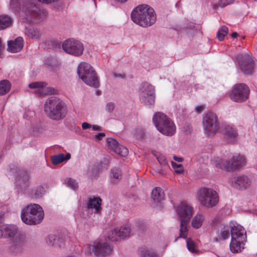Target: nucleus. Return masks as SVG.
<instances>
[{"mask_svg": "<svg viewBox=\"0 0 257 257\" xmlns=\"http://www.w3.org/2000/svg\"><path fill=\"white\" fill-rule=\"evenodd\" d=\"M29 175L25 171H21L17 178L16 183L17 187L24 191L29 197L33 199H39L43 196L46 192L44 187L41 185L35 188H28L30 185Z\"/></svg>", "mask_w": 257, "mask_h": 257, "instance_id": "39448f33", "label": "nucleus"}, {"mask_svg": "<svg viewBox=\"0 0 257 257\" xmlns=\"http://www.w3.org/2000/svg\"><path fill=\"white\" fill-rule=\"evenodd\" d=\"M230 235L231 238L246 240V231L244 228L236 222L230 223Z\"/></svg>", "mask_w": 257, "mask_h": 257, "instance_id": "b1692460", "label": "nucleus"}, {"mask_svg": "<svg viewBox=\"0 0 257 257\" xmlns=\"http://www.w3.org/2000/svg\"><path fill=\"white\" fill-rule=\"evenodd\" d=\"M205 108V107L202 105H197L195 107V110L197 113H200Z\"/></svg>", "mask_w": 257, "mask_h": 257, "instance_id": "8fccbe9b", "label": "nucleus"}, {"mask_svg": "<svg viewBox=\"0 0 257 257\" xmlns=\"http://www.w3.org/2000/svg\"><path fill=\"white\" fill-rule=\"evenodd\" d=\"M134 135L135 136L136 138L138 139H142L144 138V131L141 129L139 128L135 132Z\"/></svg>", "mask_w": 257, "mask_h": 257, "instance_id": "de8ad7c7", "label": "nucleus"}, {"mask_svg": "<svg viewBox=\"0 0 257 257\" xmlns=\"http://www.w3.org/2000/svg\"><path fill=\"white\" fill-rule=\"evenodd\" d=\"M228 33V28L225 26H222L218 30L217 37L219 41H222L224 39V37Z\"/></svg>", "mask_w": 257, "mask_h": 257, "instance_id": "58836bf2", "label": "nucleus"}, {"mask_svg": "<svg viewBox=\"0 0 257 257\" xmlns=\"http://www.w3.org/2000/svg\"><path fill=\"white\" fill-rule=\"evenodd\" d=\"M106 142L108 149L111 150L116 154L122 157H125L127 155L128 153L127 149L123 146L119 145L115 139L108 138Z\"/></svg>", "mask_w": 257, "mask_h": 257, "instance_id": "4be33fe9", "label": "nucleus"}, {"mask_svg": "<svg viewBox=\"0 0 257 257\" xmlns=\"http://www.w3.org/2000/svg\"><path fill=\"white\" fill-rule=\"evenodd\" d=\"M234 0H219V5L221 7H224L226 6L233 3Z\"/></svg>", "mask_w": 257, "mask_h": 257, "instance_id": "09e8293b", "label": "nucleus"}, {"mask_svg": "<svg viewBox=\"0 0 257 257\" xmlns=\"http://www.w3.org/2000/svg\"><path fill=\"white\" fill-rule=\"evenodd\" d=\"M24 39L21 37H18L14 40L8 42L7 50L11 53H17L21 51L24 47Z\"/></svg>", "mask_w": 257, "mask_h": 257, "instance_id": "a878e982", "label": "nucleus"}, {"mask_svg": "<svg viewBox=\"0 0 257 257\" xmlns=\"http://www.w3.org/2000/svg\"><path fill=\"white\" fill-rule=\"evenodd\" d=\"M58 0H47V4H51L52 2L57 1Z\"/></svg>", "mask_w": 257, "mask_h": 257, "instance_id": "13d9d810", "label": "nucleus"}, {"mask_svg": "<svg viewBox=\"0 0 257 257\" xmlns=\"http://www.w3.org/2000/svg\"><path fill=\"white\" fill-rule=\"evenodd\" d=\"M173 158L175 161L178 162H182L183 160V159L182 158L177 157L176 156H174Z\"/></svg>", "mask_w": 257, "mask_h": 257, "instance_id": "864d4df0", "label": "nucleus"}, {"mask_svg": "<svg viewBox=\"0 0 257 257\" xmlns=\"http://www.w3.org/2000/svg\"><path fill=\"white\" fill-rule=\"evenodd\" d=\"M113 75L114 77H120L121 78H123V75L120 74H115V73H114L113 74Z\"/></svg>", "mask_w": 257, "mask_h": 257, "instance_id": "4d7b16f0", "label": "nucleus"}, {"mask_svg": "<svg viewBox=\"0 0 257 257\" xmlns=\"http://www.w3.org/2000/svg\"><path fill=\"white\" fill-rule=\"evenodd\" d=\"M197 199L199 204L206 208H212L219 202L217 192L211 188L203 187L197 191Z\"/></svg>", "mask_w": 257, "mask_h": 257, "instance_id": "6e6552de", "label": "nucleus"}, {"mask_svg": "<svg viewBox=\"0 0 257 257\" xmlns=\"http://www.w3.org/2000/svg\"><path fill=\"white\" fill-rule=\"evenodd\" d=\"M112 251L110 245L106 242H95L93 245V252L94 255L105 256L110 255Z\"/></svg>", "mask_w": 257, "mask_h": 257, "instance_id": "aec40b11", "label": "nucleus"}, {"mask_svg": "<svg viewBox=\"0 0 257 257\" xmlns=\"http://www.w3.org/2000/svg\"><path fill=\"white\" fill-rule=\"evenodd\" d=\"M249 89L247 85L239 83L233 86L230 97L234 101L241 102L247 99Z\"/></svg>", "mask_w": 257, "mask_h": 257, "instance_id": "2eb2a0df", "label": "nucleus"}, {"mask_svg": "<svg viewBox=\"0 0 257 257\" xmlns=\"http://www.w3.org/2000/svg\"><path fill=\"white\" fill-rule=\"evenodd\" d=\"M202 125L204 133L208 136L221 132V124L217 116L213 112L209 111L203 116Z\"/></svg>", "mask_w": 257, "mask_h": 257, "instance_id": "9d476101", "label": "nucleus"}, {"mask_svg": "<svg viewBox=\"0 0 257 257\" xmlns=\"http://www.w3.org/2000/svg\"><path fill=\"white\" fill-rule=\"evenodd\" d=\"M110 181L113 183H117L121 178L120 170L117 168H114L111 170L110 174Z\"/></svg>", "mask_w": 257, "mask_h": 257, "instance_id": "473e14b6", "label": "nucleus"}, {"mask_svg": "<svg viewBox=\"0 0 257 257\" xmlns=\"http://www.w3.org/2000/svg\"><path fill=\"white\" fill-rule=\"evenodd\" d=\"M225 137L229 141L232 142L238 136V132L236 127L232 124H224L221 125V132Z\"/></svg>", "mask_w": 257, "mask_h": 257, "instance_id": "5701e85b", "label": "nucleus"}, {"mask_svg": "<svg viewBox=\"0 0 257 257\" xmlns=\"http://www.w3.org/2000/svg\"><path fill=\"white\" fill-rule=\"evenodd\" d=\"M189 220H180V228L179 230V237L184 239L188 238V233L189 230Z\"/></svg>", "mask_w": 257, "mask_h": 257, "instance_id": "c756f323", "label": "nucleus"}, {"mask_svg": "<svg viewBox=\"0 0 257 257\" xmlns=\"http://www.w3.org/2000/svg\"><path fill=\"white\" fill-rule=\"evenodd\" d=\"M176 211L180 220H189L194 213L193 208L185 202L180 203Z\"/></svg>", "mask_w": 257, "mask_h": 257, "instance_id": "a211bd4d", "label": "nucleus"}, {"mask_svg": "<svg viewBox=\"0 0 257 257\" xmlns=\"http://www.w3.org/2000/svg\"><path fill=\"white\" fill-rule=\"evenodd\" d=\"M11 88V84L7 80H3L0 81V95H4L8 93Z\"/></svg>", "mask_w": 257, "mask_h": 257, "instance_id": "e433bc0d", "label": "nucleus"}, {"mask_svg": "<svg viewBox=\"0 0 257 257\" xmlns=\"http://www.w3.org/2000/svg\"><path fill=\"white\" fill-rule=\"evenodd\" d=\"M66 257H76L75 255H68Z\"/></svg>", "mask_w": 257, "mask_h": 257, "instance_id": "bf43d9fd", "label": "nucleus"}, {"mask_svg": "<svg viewBox=\"0 0 257 257\" xmlns=\"http://www.w3.org/2000/svg\"><path fill=\"white\" fill-rule=\"evenodd\" d=\"M229 184L236 189H246L251 184V181L245 176L233 175L228 180Z\"/></svg>", "mask_w": 257, "mask_h": 257, "instance_id": "6ab92c4d", "label": "nucleus"}, {"mask_svg": "<svg viewBox=\"0 0 257 257\" xmlns=\"http://www.w3.org/2000/svg\"><path fill=\"white\" fill-rule=\"evenodd\" d=\"M204 220V215L201 214H197L192 220L191 226L195 229H199L202 225Z\"/></svg>", "mask_w": 257, "mask_h": 257, "instance_id": "2f4dec72", "label": "nucleus"}, {"mask_svg": "<svg viewBox=\"0 0 257 257\" xmlns=\"http://www.w3.org/2000/svg\"><path fill=\"white\" fill-rule=\"evenodd\" d=\"M104 136V134L102 133H98L95 136L96 140H100Z\"/></svg>", "mask_w": 257, "mask_h": 257, "instance_id": "603ef678", "label": "nucleus"}, {"mask_svg": "<svg viewBox=\"0 0 257 257\" xmlns=\"http://www.w3.org/2000/svg\"><path fill=\"white\" fill-rule=\"evenodd\" d=\"M44 111L50 118L60 120L65 117L67 109L62 100L57 97L51 96L45 103Z\"/></svg>", "mask_w": 257, "mask_h": 257, "instance_id": "7ed1b4c3", "label": "nucleus"}, {"mask_svg": "<svg viewBox=\"0 0 257 257\" xmlns=\"http://www.w3.org/2000/svg\"><path fill=\"white\" fill-rule=\"evenodd\" d=\"M26 244L24 236L22 234L9 240L8 251L13 255H19L23 252Z\"/></svg>", "mask_w": 257, "mask_h": 257, "instance_id": "4468645a", "label": "nucleus"}, {"mask_svg": "<svg viewBox=\"0 0 257 257\" xmlns=\"http://www.w3.org/2000/svg\"><path fill=\"white\" fill-rule=\"evenodd\" d=\"M92 251H93V246L91 244H86L83 248V251L85 255H89L91 254Z\"/></svg>", "mask_w": 257, "mask_h": 257, "instance_id": "c03bdc74", "label": "nucleus"}, {"mask_svg": "<svg viewBox=\"0 0 257 257\" xmlns=\"http://www.w3.org/2000/svg\"><path fill=\"white\" fill-rule=\"evenodd\" d=\"M141 255L142 257H157L155 251L146 248L141 251Z\"/></svg>", "mask_w": 257, "mask_h": 257, "instance_id": "ea45409f", "label": "nucleus"}, {"mask_svg": "<svg viewBox=\"0 0 257 257\" xmlns=\"http://www.w3.org/2000/svg\"><path fill=\"white\" fill-rule=\"evenodd\" d=\"M153 122L157 129L164 135L172 136L176 132L174 123L164 113L156 112L153 117Z\"/></svg>", "mask_w": 257, "mask_h": 257, "instance_id": "423d86ee", "label": "nucleus"}, {"mask_svg": "<svg viewBox=\"0 0 257 257\" xmlns=\"http://www.w3.org/2000/svg\"><path fill=\"white\" fill-rule=\"evenodd\" d=\"M211 162L217 168L230 171L236 170L243 166L245 164V159L240 155L229 159L217 157H215Z\"/></svg>", "mask_w": 257, "mask_h": 257, "instance_id": "0eeeda50", "label": "nucleus"}, {"mask_svg": "<svg viewBox=\"0 0 257 257\" xmlns=\"http://www.w3.org/2000/svg\"><path fill=\"white\" fill-rule=\"evenodd\" d=\"M44 216L43 208L37 204L27 205L22 209L21 213L22 221L28 225L39 224L43 219Z\"/></svg>", "mask_w": 257, "mask_h": 257, "instance_id": "20e7f679", "label": "nucleus"}, {"mask_svg": "<svg viewBox=\"0 0 257 257\" xmlns=\"http://www.w3.org/2000/svg\"><path fill=\"white\" fill-rule=\"evenodd\" d=\"M235 62H238L239 67L244 74H250L253 72L254 64L251 58L242 54H239L236 57Z\"/></svg>", "mask_w": 257, "mask_h": 257, "instance_id": "dca6fc26", "label": "nucleus"}, {"mask_svg": "<svg viewBox=\"0 0 257 257\" xmlns=\"http://www.w3.org/2000/svg\"><path fill=\"white\" fill-rule=\"evenodd\" d=\"M152 198L156 202H161L164 199V191L160 187H156L152 191Z\"/></svg>", "mask_w": 257, "mask_h": 257, "instance_id": "7c9ffc66", "label": "nucleus"}, {"mask_svg": "<svg viewBox=\"0 0 257 257\" xmlns=\"http://www.w3.org/2000/svg\"><path fill=\"white\" fill-rule=\"evenodd\" d=\"M12 23V18L8 15L0 16V30L10 27Z\"/></svg>", "mask_w": 257, "mask_h": 257, "instance_id": "c9c22d12", "label": "nucleus"}, {"mask_svg": "<svg viewBox=\"0 0 257 257\" xmlns=\"http://www.w3.org/2000/svg\"><path fill=\"white\" fill-rule=\"evenodd\" d=\"M22 234L18 226L13 224H4L0 225V238H9L10 240Z\"/></svg>", "mask_w": 257, "mask_h": 257, "instance_id": "f3484780", "label": "nucleus"}, {"mask_svg": "<svg viewBox=\"0 0 257 257\" xmlns=\"http://www.w3.org/2000/svg\"><path fill=\"white\" fill-rule=\"evenodd\" d=\"M101 199L97 196H91L88 198L85 207L87 209H93L95 214H100L101 211Z\"/></svg>", "mask_w": 257, "mask_h": 257, "instance_id": "393cba45", "label": "nucleus"}, {"mask_svg": "<svg viewBox=\"0 0 257 257\" xmlns=\"http://www.w3.org/2000/svg\"><path fill=\"white\" fill-rule=\"evenodd\" d=\"M157 159L159 163L163 166H168V162L164 156L162 154H159L156 156Z\"/></svg>", "mask_w": 257, "mask_h": 257, "instance_id": "79ce46f5", "label": "nucleus"}, {"mask_svg": "<svg viewBox=\"0 0 257 257\" xmlns=\"http://www.w3.org/2000/svg\"><path fill=\"white\" fill-rule=\"evenodd\" d=\"M66 184L67 186L68 187L71 188L73 190H76L78 187V183L77 182V181L75 180L72 178H69L67 180Z\"/></svg>", "mask_w": 257, "mask_h": 257, "instance_id": "a19ab883", "label": "nucleus"}, {"mask_svg": "<svg viewBox=\"0 0 257 257\" xmlns=\"http://www.w3.org/2000/svg\"><path fill=\"white\" fill-rule=\"evenodd\" d=\"M245 240H240L231 238L229 249L232 253H236L242 251L244 248V242Z\"/></svg>", "mask_w": 257, "mask_h": 257, "instance_id": "cd10ccee", "label": "nucleus"}, {"mask_svg": "<svg viewBox=\"0 0 257 257\" xmlns=\"http://www.w3.org/2000/svg\"><path fill=\"white\" fill-rule=\"evenodd\" d=\"M238 35V34L236 32H234L232 34L231 36L232 38H236Z\"/></svg>", "mask_w": 257, "mask_h": 257, "instance_id": "6e6d98bb", "label": "nucleus"}, {"mask_svg": "<svg viewBox=\"0 0 257 257\" xmlns=\"http://www.w3.org/2000/svg\"><path fill=\"white\" fill-rule=\"evenodd\" d=\"M139 96L146 105L152 107L155 102V87L148 82L142 83L139 87Z\"/></svg>", "mask_w": 257, "mask_h": 257, "instance_id": "9b49d317", "label": "nucleus"}, {"mask_svg": "<svg viewBox=\"0 0 257 257\" xmlns=\"http://www.w3.org/2000/svg\"><path fill=\"white\" fill-rule=\"evenodd\" d=\"M77 73L86 84L95 88L99 86L96 73L89 64L86 62L80 63L77 68Z\"/></svg>", "mask_w": 257, "mask_h": 257, "instance_id": "1a4fd4ad", "label": "nucleus"}, {"mask_svg": "<svg viewBox=\"0 0 257 257\" xmlns=\"http://www.w3.org/2000/svg\"><path fill=\"white\" fill-rule=\"evenodd\" d=\"M82 127L83 130H86L91 127V125L87 122H83L82 123Z\"/></svg>", "mask_w": 257, "mask_h": 257, "instance_id": "3c124183", "label": "nucleus"}, {"mask_svg": "<svg viewBox=\"0 0 257 257\" xmlns=\"http://www.w3.org/2000/svg\"><path fill=\"white\" fill-rule=\"evenodd\" d=\"M62 48L66 53L75 56H81L84 50L82 43L74 39H69L65 40L63 43Z\"/></svg>", "mask_w": 257, "mask_h": 257, "instance_id": "ddd939ff", "label": "nucleus"}, {"mask_svg": "<svg viewBox=\"0 0 257 257\" xmlns=\"http://www.w3.org/2000/svg\"><path fill=\"white\" fill-rule=\"evenodd\" d=\"M100 128V127L99 126H97V125H93L92 126V129L93 130H99Z\"/></svg>", "mask_w": 257, "mask_h": 257, "instance_id": "5fc2aeb1", "label": "nucleus"}, {"mask_svg": "<svg viewBox=\"0 0 257 257\" xmlns=\"http://www.w3.org/2000/svg\"><path fill=\"white\" fill-rule=\"evenodd\" d=\"M186 245L188 250L193 253L198 252V247L196 242L191 238H187Z\"/></svg>", "mask_w": 257, "mask_h": 257, "instance_id": "4c0bfd02", "label": "nucleus"}, {"mask_svg": "<svg viewBox=\"0 0 257 257\" xmlns=\"http://www.w3.org/2000/svg\"><path fill=\"white\" fill-rule=\"evenodd\" d=\"M230 233L229 231L227 229H225V228L222 229L220 232V235L221 237L224 239L228 238L230 236Z\"/></svg>", "mask_w": 257, "mask_h": 257, "instance_id": "49530a36", "label": "nucleus"}, {"mask_svg": "<svg viewBox=\"0 0 257 257\" xmlns=\"http://www.w3.org/2000/svg\"><path fill=\"white\" fill-rule=\"evenodd\" d=\"M131 18L136 24L146 28L156 22V15L154 9L148 5H141L133 10Z\"/></svg>", "mask_w": 257, "mask_h": 257, "instance_id": "f03ea898", "label": "nucleus"}, {"mask_svg": "<svg viewBox=\"0 0 257 257\" xmlns=\"http://www.w3.org/2000/svg\"><path fill=\"white\" fill-rule=\"evenodd\" d=\"M25 1L26 0H10L8 5L9 11L15 14L20 15L21 6Z\"/></svg>", "mask_w": 257, "mask_h": 257, "instance_id": "c85d7f7f", "label": "nucleus"}, {"mask_svg": "<svg viewBox=\"0 0 257 257\" xmlns=\"http://www.w3.org/2000/svg\"><path fill=\"white\" fill-rule=\"evenodd\" d=\"M47 83L43 81H35L29 84L28 87L31 89H35V93H42V89L46 86Z\"/></svg>", "mask_w": 257, "mask_h": 257, "instance_id": "f704fd0d", "label": "nucleus"}, {"mask_svg": "<svg viewBox=\"0 0 257 257\" xmlns=\"http://www.w3.org/2000/svg\"><path fill=\"white\" fill-rule=\"evenodd\" d=\"M19 15L24 22L39 23L47 19L48 13L46 10L40 8L32 0H26L21 6Z\"/></svg>", "mask_w": 257, "mask_h": 257, "instance_id": "f257e3e1", "label": "nucleus"}, {"mask_svg": "<svg viewBox=\"0 0 257 257\" xmlns=\"http://www.w3.org/2000/svg\"><path fill=\"white\" fill-rule=\"evenodd\" d=\"M25 34L30 39L38 40L42 37V31L40 28L35 27H26Z\"/></svg>", "mask_w": 257, "mask_h": 257, "instance_id": "bb28decb", "label": "nucleus"}, {"mask_svg": "<svg viewBox=\"0 0 257 257\" xmlns=\"http://www.w3.org/2000/svg\"><path fill=\"white\" fill-rule=\"evenodd\" d=\"M71 158L69 153L65 155L63 154H60L52 157V162L54 165H58L64 161L69 160Z\"/></svg>", "mask_w": 257, "mask_h": 257, "instance_id": "72a5a7b5", "label": "nucleus"}, {"mask_svg": "<svg viewBox=\"0 0 257 257\" xmlns=\"http://www.w3.org/2000/svg\"><path fill=\"white\" fill-rule=\"evenodd\" d=\"M131 227L129 225H124L120 228H113L110 229L106 234V237L112 241H117L124 239L131 235Z\"/></svg>", "mask_w": 257, "mask_h": 257, "instance_id": "f8f14e48", "label": "nucleus"}, {"mask_svg": "<svg viewBox=\"0 0 257 257\" xmlns=\"http://www.w3.org/2000/svg\"><path fill=\"white\" fill-rule=\"evenodd\" d=\"M45 241L48 245L57 249L64 248L65 246V240L60 234H50L46 237Z\"/></svg>", "mask_w": 257, "mask_h": 257, "instance_id": "412c9836", "label": "nucleus"}, {"mask_svg": "<svg viewBox=\"0 0 257 257\" xmlns=\"http://www.w3.org/2000/svg\"><path fill=\"white\" fill-rule=\"evenodd\" d=\"M115 107V104L112 102H109L106 103L105 106V110L107 112L109 113L112 112Z\"/></svg>", "mask_w": 257, "mask_h": 257, "instance_id": "a18cd8bd", "label": "nucleus"}, {"mask_svg": "<svg viewBox=\"0 0 257 257\" xmlns=\"http://www.w3.org/2000/svg\"><path fill=\"white\" fill-rule=\"evenodd\" d=\"M172 167L175 170V172L178 173H181L183 171V167L181 164H177L175 162L171 161Z\"/></svg>", "mask_w": 257, "mask_h": 257, "instance_id": "37998d69", "label": "nucleus"}]
</instances>
